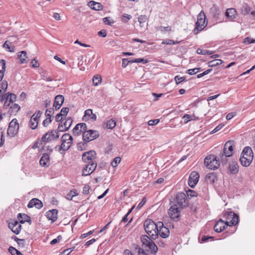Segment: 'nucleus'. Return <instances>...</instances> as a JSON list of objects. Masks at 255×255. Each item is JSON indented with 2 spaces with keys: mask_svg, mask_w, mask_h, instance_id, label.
<instances>
[{
  "mask_svg": "<svg viewBox=\"0 0 255 255\" xmlns=\"http://www.w3.org/2000/svg\"><path fill=\"white\" fill-rule=\"evenodd\" d=\"M158 226V222L155 223L150 219L145 220L143 224L145 232L151 239L154 240L157 238Z\"/></svg>",
  "mask_w": 255,
  "mask_h": 255,
  "instance_id": "1",
  "label": "nucleus"
},
{
  "mask_svg": "<svg viewBox=\"0 0 255 255\" xmlns=\"http://www.w3.org/2000/svg\"><path fill=\"white\" fill-rule=\"evenodd\" d=\"M253 157L254 153L252 148L248 146L245 147L240 158L241 165L244 167L249 166L252 163Z\"/></svg>",
  "mask_w": 255,
  "mask_h": 255,
  "instance_id": "2",
  "label": "nucleus"
},
{
  "mask_svg": "<svg viewBox=\"0 0 255 255\" xmlns=\"http://www.w3.org/2000/svg\"><path fill=\"white\" fill-rule=\"evenodd\" d=\"M135 249L139 255L141 254L143 255H156L158 251V248L154 242L145 246L144 248L136 246Z\"/></svg>",
  "mask_w": 255,
  "mask_h": 255,
  "instance_id": "3",
  "label": "nucleus"
},
{
  "mask_svg": "<svg viewBox=\"0 0 255 255\" xmlns=\"http://www.w3.org/2000/svg\"><path fill=\"white\" fill-rule=\"evenodd\" d=\"M204 163L207 168L213 170L217 169L220 166L219 160L214 155H208L204 159Z\"/></svg>",
  "mask_w": 255,
  "mask_h": 255,
  "instance_id": "4",
  "label": "nucleus"
},
{
  "mask_svg": "<svg viewBox=\"0 0 255 255\" xmlns=\"http://www.w3.org/2000/svg\"><path fill=\"white\" fill-rule=\"evenodd\" d=\"M224 217L226 219L225 222L227 226H235L239 222V216L232 211L224 213Z\"/></svg>",
  "mask_w": 255,
  "mask_h": 255,
  "instance_id": "5",
  "label": "nucleus"
},
{
  "mask_svg": "<svg viewBox=\"0 0 255 255\" xmlns=\"http://www.w3.org/2000/svg\"><path fill=\"white\" fill-rule=\"evenodd\" d=\"M205 14L203 11L202 10L197 16V21L196 22V26L194 30L195 34H197L205 27L207 25L205 23Z\"/></svg>",
  "mask_w": 255,
  "mask_h": 255,
  "instance_id": "6",
  "label": "nucleus"
},
{
  "mask_svg": "<svg viewBox=\"0 0 255 255\" xmlns=\"http://www.w3.org/2000/svg\"><path fill=\"white\" fill-rule=\"evenodd\" d=\"M82 135V138L84 141L89 142L99 137L100 134L97 130L86 129L83 132Z\"/></svg>",
  "mask_w": 255,
  "mask_h": 255,
  "instance_id": "7",
  "label": "nucleus"
},
{
  "mask_svg": "<svg viewBox=\"0 0 255 255\" xmlns=\"http://www.w3.org/2000/svg\"><path fill=\"white\" fill-rule=\"evenodd\" d=\"M19 129V124L16 119H13L9 124L7 134L11 137L14 136Z\"/></svg>",
  "mask_w": 255,
  "mask_h": 255,
  "instance_id": "8",
  "label": "nucleus"
},
{
  "mask_svg": "<svg viewBox=\"0 0 255 255\" xmlns=\"http://www.w3.org/2000/svg\"><path fill=\"white\" fill-rule=\"evenodd\" d=\"M176 202L177 205L181 208L188 206L189 204L186 195L182 192L177 193L176 195Z\"/></svg>",
  "mask_w": 255,
  "mask_h": 255,
  "instance_id": "9",
  "label": "nucleus"
},
{
  "mask_svg": "<svg viewBox=\"0 0 255 255\" xmlns=\"http://www.w3.org/2000/svg\"><path fill=\"white\" fill-rule=\"evenodd\" d=\"M170 217L174 221H178L180 217V212L177 204H174L170 207L168 211Z\"/></svg>",
  "mask_w": 255,
  "mask_h": 255,
  "instance_id": "10",
  "label": "nucleus"
},
{
  "mask_svg": "<svg viewBox=\"0 0 255 255\" xmlns=\"http://www.w3.org/2000/svg\"><path fill=\"white\" fill-rule=\"evenodd\" d=\"M96 158V153L94 150L85 152L82 155V160L85 163L97 162L94 160Z\"/></svg>",
  "mask_w": 255,
  "mask_h": 255,
  "instance_id": "11",
  "label": "nucleus"
},
{
  "mask_svg": "<svg viewBox=\"0 0 255 255\" xmlns=\"http://www.w3.org/2000/svg\"><path fill=\"white\" fill-rule=\"evenodd\" d=\"M157 238L160 236L162 238H167L169 236V229L164 226L162 222H158Z\"/></svg>",
  "mask_w": 255,
  "mask_h": 255,
  "instance_id": "12",
  "label": "nucleus"
},
{
  "mask_svg": "<svg viewBox=\"0 0 255 255\" xmlns=\"http://www.w3.org/2000/svg\"><path fill=\"white\" fill-rule=\"evenodd\" d=\"M8 226L11 231L16 235H18L20 233L22 228L19 222L14 220H10L8 222Z\"/></svg>",
  "mask_w": 255,
  "mask_h": 255,
  "instance_id": "13",
  "label": "nucleus"
},
{
  "mask_svg": "<svg viewBox=\"0 0 255 255\" xmlns=\"http://www.w3.org/2000/svg\"><path fill=\"white\" fill-rule=\"evenodd\" d=\"M87 164L83 170V175L87 176L92 174L96 169L97 163V162L86 163Z\"/></svg>",
  "mask_w": 255,
  "mask_h": 255,
  "instance_id": "14",
  "label": "nucleus"
},
{
  "mask_svg": "<svg viewBox=\"0 0 255 255\" xmlns=\"http://www.w3.org/2000/svg\"><path fill=\"white\" fill-rule=\"evenodd\" d=\"M199 175L196 171H192L188 179V184L191 188H194L198 182Z\"/></svg>",
  "mask_w": 255,
  "mask_h": 255,
  "instance_id": "15",
  "label": "nucleus"
},
{
  "mask_svg": "<svg viewBox=\"0 0 255 255\" xmlns=\"http://www.w3.org/2000/svg\"><path fill=\"white\" fill-rule=\"evenodd\" d=\"M87 129V125L85 123H82L78 124L73 129V134L74 136H78L81 134Z\"/></svg>",
  "mask_w": 255,
  "mask_h": 255,
  "instance_id": "16",
  "label": "nucleus"
},
{
  "mask_svg": "<svg viewBox=\"0 0 255 255\" xmlns=\"http://www.w3.org/2000/svg\"><path fill=\"white\" fill-rule=\"evenodd\" d=\"M234 145V141L233 140H229L225 143L223 151H224L225 153L231 156L233 153Z\"/></svg>",
  "mask_w": 255,
  "mask_h": 255,
  "instance_id": "17",
  "label": "nucleus"
},
{
  "mask_svg": "<svg viewBox=\"0 0 255 255\" xmlns=\"http://www.w3.org/2000/svg\"><path fill=\"white\" fill-rule=\"evenodd\" d=\"M97 116L96 114L93 113V111L91 109H88L85 111V115L83 118V120L86 121L91 120L95 121L96 120Z\"/></svg>",
  "mask_w": 255,
  "mask_h": 255,
  "instance_id": "18",
  "label": "nucleus"
},
{
  "mask_svg": "<svg viewBox=\"0 0 255 255\" xmlns=\"http://www.w3.org/2000/svg\"><path fill=\"white\" fill-rule=\"evenodd\" d=\"M226 223L222 219H220L215 225L214 229L217 233H220L226 228Z\"/></svg>",
  "mask_w": 255,
  "mask_h": 255,
  "instance_id": "19",
  "label": "nucleus"
},
{
  "mask_svg": "<svg viewBox=\"0 0 255 255\" xmlns=\"http://www.w3.org/2000/svg\"><path fill=\"white\" fill-rule=\"evenodd\" d=\"M27 207L29 208L35 207L36 208L40 209L43 207V203L39 199L37 198H33L29 201Z\"/></svg>",
  "mask_w": 255,
  "mask_h": 255,
  "instance_id": "20",
  "label": "nucleus"
},
{
  "mask_svg": "<svg viewBox=\"0 0 255 255\" xmlns=\"http://www.w3.org/2000/svg\"><path fill=\"white\" fill-rule=\"evenodd\" d=\"M58 211L56 209H52L46 213V217L52 223L55 222L57 219Z\"/></svg>",
  "mask_w": 255,
  "mask_h": 255,
  "instance_id": "21",
  "label": "nucleus"
},
{
  "mask_svg": "<svg viewBox=\"0 0 255 255\" xmlns=\"http://www.w3.org/2000/svg\"><path fill=\"white\" fill-rule=\"evenodd\" d=\"M64 101V97L62 95H57L54 99L53 106L56 110H58L62 105Z\"/></svg>",
  "mask_w": 255,
  "mask_h": 255,
  "instance_id": "22",
  "label": "nucleus"
},
{
  "mask_svg": "<svg viewBox=\"0 0 255 255\" xmlns=\"http://www.w3.org/2000/svg\"><path fill=\"white\" fill-rule=\"evenodd\" d=\"M17 218L21 224H24L25 222L29 223V224H31V218L25 214L19 213L17 214Z\"/></svg>",
  "mask_w": 255,
  "mask_h": 255,
  "instance_id": "23",
  "label": "nucleus"
},
{
  "mask_svg": "<svg viewBox=\"0 0 255 255\" xmlns=\"http://www.w3.org/2000/svg\"><path fill=\"white\" fill-rule=\"evenodd\" d=\"M225 15L229 19L233 20L236 18V10L233 8H228L226 11Z\"/></svg>",
  "mask_w": 255,
  "mask_h": 255,
  "instance_id": "24",
  "label": "nucleus"
},
{
  "mask_svg": "<svg viewBox=\"0 0 255 255\" xmlns=\"http://www.w3.org/2000/svg\"><path fill=\"white\" fill-rule=\"evenodd\" d=\"M229 168L232 174H236L239 172V165L236 161H232L230 163Z\"/></svg>",
  "mask_w": 255,
  "mask_h": 255,
  "instance_id": "25",
  "label": "nucleus"
},
{
  "mask_svg": "<svg viewBox=\"0 0 255 255\" xmlns=\"http://www.w3.org/2000/svg\"><path fill=\"white\" fill-rule=\"evenodd\" d=\"M230 156L229 154L225 153L224 151H222L220 153L219 156H217V159L219 160V163L221 162L224 165L228 162L227 158Z\"/></svg>",
  "mask_w": 255,
  "mask_h": 255,
  "instance_id": "26",
  "label": "nucleus"
},
{
  "mask_svg": "<svg viewBox=\"0 0 255 255\" xmlns=\"http://www.w3.org/2000/svg\"><path fill=\"white\" fill-rule=\"evenodd\" d=\"M230 156L229 154L225 153L224 151H222L220 153L219 156H217V159L219 160V163L221 162L224 165L228 162L227 158Z\"/></svg>",
  "mask_w": 255,
  "mask_h": 255,
  "instance_id": "27",
  "label": "nucleus"
},
{
  "mask_svg": "<svg viewBox=\"0 0 255 255\" xmlns=\"http://www.w3.org/2000/svg\"><path fill=\"white\" fill-rule=\"evenodd\" d=\"M40 164L44 167H47L49 164V155L47 153H44L39 161Z\"/></svg>",
  "mask_w": 255,
  "mask_h": 255,
  "instance_id": "28",
  "label": "nucleus"
},
{
  "mask_svg": "<svg viewBox=\"0 0 255 255\" xmlns=\"http://www.w3.org/2000/svg\"><path fill=\"white\" fill-rule=\"evenodd\" d=\"M140 240L142 242V248H144L145 246L149 243L153 242V240H154V239H151L150 237L147 235H142L140 238Z\"/></svg>",
  "mask_w": 255,
  "mask_h": 255,
  "instance_id": "29",
  "label": "nucleus"
},
{
  "mask_svg": "<svg viewBox=\"0 0 255 255\" xmlns=\"http://www.w3.org/2000/svg\"><path fill=\"white\" fill-rule=\"evenodd\" d=\"M206 181L210 184H213L217 180V178L214 173H208L205 177Z\"/></svg>",
  "mask_w": 255,
  "mask_h": 255,
  "instance_id": "30",
  "label": "nucleus"
},
{
  "mask_svg": "<svg viewBox=\"0 0 255 255\" xmlns=\"http://www.w3.org/2000/svg\"><path fill=\"white\" fill-rule=\"evenodd\" d=\"M5 61L3 59L0 60V81H1L5 71Z\"/></svg>",
  "mask_w": 255,
  "mask_h": 255,
  "instance_id": "31",
  "label": "nucleus"
},
{
  "mask_svg": "<svg viewBox=\"0 0 255 255\" xmlns=\"http://www.w3.org/2000/svg\"><path fill=\"white\" fill-rule=\"evenodd\" d=\"M88 5L91 8L96 10H100L102 8V5L100 3L93 0L89 2Z\"/></svg>",
  "mask_w": 255,
  "mask_h": 255,
  "instance_id": "32",
  "label": "nucleus"
},
{
  "mask_svg": "<svg viewBox=\"0 0 255 255\" xmlns=\"http://www.w3.org/2000/svg\"><path fill=\"white\" fill-rule=\"evenodd\" d=\"M20 107L17 104H12L9 110V113L10 115H15L20 110Z\"/></svg>",
  "mask_w": 255,
  "mask_h": 255,
  "instance_id": "33",
  "label": "nucleus"
},
{
  "mask_svg": "<svg viewBox=\"0 0 255 255\" xmlns=\"http://www.w3.org/2000/svg\"><path fill=\"white\" fill-rule=\"evenodd\" d=\"M72 144V141H62L60 147L59 148V151L62 150L63 151H66L69 149Z\"/></svg>",
  "mask_w": 255,
  "mask_h": 255,
  "instance_id": "34",
  "label": "nucleus"
},
{
  "mask_svg": "<svg viewBox=\"0 0 255 255\" xmlns=\"http://www.w3.org/2000/svg\"><path fill=\"white\" fill-rule=\"evenodd\" d=\"M38 120L35 119V118L31 117L29 122V126L32 129H35L37 128Z\"/></svg>",
  "mask_w": 255,
  "mask_h": 255,
  "instance_id": "35",
  "label": "nucleus"
},
{
  "mask_svg": "<svg viewBox=\"0 0 255 255\" xmlns=\"http://www.w3.org/2000/svg\"><path fill=\"white\" fill-rule=\"evenodd\" d=\"M49 133V139H50V141L57 139L59 137V134L58 131L55 130H52L50 131L47 132Z\"/></svg>",
  "mask_w": 255,
  "mask_h": 255,
  "instance_id": "36",
  "label": "nucleus"
},
{
  "mask_svg": "<svg viewBox=\"0 0 255 255\" xmlns=\"http://www.w3.org/2000/svg\"><path fill=\"white\" fill-rule=\"evenodd\" d=\"M20 54L18 55V58L20 60V63H26L28 61L26 53L24 51H22L19 52Z\"/></svg>",
  "mask_w": 255,
  "mask_h": 255,
  "instance_id": "37",
  "label": "nucleus"
},
{
  "mask_svg": "<svg viewBox=\"0 0 255 255\" xmlns=\"http://www.w3.org/2000/svg\"><path fill=\"white\" fill-rule=\"evenodd\" d=\"M250 10V7L248 5V4L244 3L242 5V7L241 8V12L243 15H246L249 13Z\"/></svg>",
  "mask_w": 255,
  "mask_h": 255,
  "instance_id": "38",
  "label": "nucleus"
},
{
  "mask_svg": "<svg viewBox=\"0 0 255 255\" xmlns=\"http://www.w3.org/2000/svg\"><path fill=\"white\" fill-rule=\"evenodd\" d=\"M223 63L221 59H214L208 62V65L210 67H213L218 66Z\"/></svg>",
  "mask_w": 255,
  "mask_h": 255,
  "instance_id": "39",
  "label": "nucleus"
},
{
  "mask_svg": "<svg viewBox=\"0 0 255 255\" xmlns=\"http://www.w3.org/2000/svg\"><path fill=\"white\" fill-rule=\"evenodd\" d=\"M107 128L109 129H113L116 126L115 120L111 119L107 122Z\"/></svg>",
  "mask_w": 255,
  "mask_h": 255,
  "instance_id": "40",
  "label": "nucleus"
},
{
  "mask_svg": "<svg viewBox=\"0 0 255 255\" xmlns=\"http://www.w3.org/2000/svg\"><path fill=\"white\" fill-rule=\"evenodd\" d=\"M73 122V120L71 118L69 117L67 119H66L64 122H63V124L64 126L65 127V129L68 130L69 128L72 125Z\"/></svg>",
  "mask_w": 255,
  "mask_h": 255,
  "instance_id": "41",
  "label": "nucleus"
},
{
  "mask_svg": "<svg viewBox=\"0 0 255 255\" xmlns=\"http://www.w3.org/2000/svg\"><path fill=\"white\" fill-rule=\"evenodd\" d=\"M8 252L11 254V255H23L20 252L13 247H10L8 248Z\"/></svg>",
  "mask_w": 255,
  "mask_h": 255,
  "instance_id": "42",
  "label": "nucleus"
},
{
  "mask_svg": "<svg viewBox=\"0 0 255 255\" xmlns=\"http://www.w3.org/2000/svg\"><path fill=\"white\" fill-rule=\"evenodd\" d=\"M9 43H10L8 41H5V42L3 44V48H4L6 49H8V51L13 52L15 50V47H14V46H12V47H10L9 46Z\"/></svg>",
  "mask_w": 255,
  "mask_h": 255,
  "instance_id": "43",
  "label": "nucleus"
},
{
  "mask_svg": "<svg viewBox=\"0 0 255 255\" xmlns=\"http://www.w3.org/2000/svg\"><path fill=\"white\" fill-rule=\"evenodd\" d=\"M73 137L69 133H64L62 137V142L65 141H72Z\"/></svg>",
  "mask_w": 255,
  "mask_h": 255,
  "instance_id": "44",
  "label": "nucleus"
},
{
  "mask_svg": "<svg viewBox=\"0 0 255 255\" xmlns=\"http://www.w3.org/2000/svg\"><path fill=\"white\" fill-rule=\"evenodd\" d=\"M101 81L102 78L100 76H95L93 78V83L95 86H98L100 83H101Z\"/></svg>",
  "mask_w": 255,
  "mask_h": 255,
  "instance_id": "45",
  "label": "nucleus"
},
{
  "mask_svg": "<svg viewBox=\"0 0 255 255\" xmlns=\"http://www.w3.org/2000/svg\"><path fill=\"white\" fill-rule=\"evenodd\" d=\"M197 53L198 54H201V55H210L212 53V52L211 51H209L207 50H203L200 48H198L197 50Z\"/></svg>",
  "mask_w": 255,
  "mask_h": 255,
  "instance_id": "46",
  "label": "nucleus"
},
{
  "mask_svg": "<svg viewBox=\"0 0 255 255\" xmlns=\"http://www.w3.org/2000/svg\"><path fill=\"white\" fill-rule=\"evenodd\" d=\"M49 133H46L45 134L43 135L41 138V140H40V144H42V142L46 143L47 142L50 141V139H49Z\"/></svg>",
  "mask_w": 255,
  "mask_h": 255,
  "instance_id": "47",
  "label": "nucleus"
},
{
  "mask_svg": "<svg viewBox=\"0 0 255 255\" xmlns=\"http://www.w3.org/2000/svg\"><path fill=\"white\" fill-rule=\"evenodd\" d=\"M179 43L178 41H175L171 39H166L165 40H163L162 42V44H166V45H174V44H177Z\"/></svg>",
  "mask_w": 255,
  "mask_h": 255,
  "instance_id": "48",
  "label": "nucleus"
},
{
  "mask_svg": "<svg viewBox=\"0 0 255 255\" xmlns=\"http://www.w3.org/2000/svg\"><path fill=\"white\" fill-rule=\"evenodd\" d=\"M121 158L120 157H117L114 159L113 161L111 162V165L113 167H116L118 166V164L121 162Z\"/></svg>",
  "mask_w": 255,
  "mask_h": 255,
  "instance_id": "49",
  "label": "nucleus"
},
{
  "mask_svg": "<svg viewBox=\"0 0 255 255\" xmlns=\"http://www.w3.org/2000/svg\"><path fill=\"white\" fill-rule=\"evenodd\" d=\"M147 17L144 15H141L138 17V21L140 23V26H143L142 24L146 21Z\"/></svg>",
  "mask_w": 255,
  "mask_h": 255,
  "instance_id": "50",
  "label": "nucleus"
},
{
  "mask_svg": "<svg viewBox=\"0 0 255 255\" xmlns=\"http://www.w3.org/2000/svg\"><path fill=\"white\" fill-rule=\"evenodd\" d=\"M87 142L84 141V142H80L77 144V148L78 150L82 151L85 149L86 146L87 145Z\"/></svg>",
  "mask_w": 255,
  "mask_h": 255,
  "instance_id": "51",
  "label": "nucleus"
},
{
  "mask_svg": "<svg viewBox=\"0 0 255 255\" xmlns=\"http://www.w3.org/2000/svg\"><path fill=\"white\" fill-rule=\"evenodd\" d=\"M174 80L176 83V84H179L180 83L185 81V77H179V76H176L174 77Z\"/></svg>",
  "mask_w": 255,
  "mask_h": 255,
  "instance_id": "52",
  "label": "nucleus"
},
{
  "mask_svg": "<svg viewBox=\"0 0 255 255\" xmlns=\"http://www.w3.org/2000/svg\"><path fill=\"white\" fill-rule=\"evenodd\" d=\"M63 121H64V120H63L62 121H61L60 122V123L59 124V126H58V129L57 130V131H58V132L59 131L64 132V131H65L67 130V129H65V127L64 126V125L63 124Z\"/></svg>",
  "mask_w": 255,
  "mask_h": 255,
  "instance_id": "53",
  "label": "nucleus"
},
{
  "mask_svg": "<svg viewBox=\"0 0 255 255\" xmlns=\"http://www.w3.org/2000/svg\"><path fill=\"white\" fill-rule=\"evenodd\" d=\"M193 117H194V115H190L188 114L185 115L183 117V119L185 120V123H187L188 122L193 120Z\"/></svg>",
  "mask_w": 255,
  "mask_h": 255,
  "instance_id": "54",
  "label": "nucleus"
},
{
  "mask_svg": "<svg viewBox=\"0 0 255 255\" xmlns=\"http://www.w3.org/2000/svg\"><path fill=\"white\" fill-rule=\"evenodd\" d=\"M7 101L9 103H12V102L9 100V93L3 94L0 99V101Z\"/></svg>",
  "mask_w": 255,
  "mask_h": 255,
  "instance_id": "55",
  "label": "nucleus"
},
{
  "mask_svg": "<svg viewBox=\"0 0 255 255\" xmlns=\"http://www.w3.org/2000/svg\"><path fill=\"white\" fill-rule=\"evenodd\" d=\"M186 194L188 197L190 196L191 197H193L197 196V193L195 191L190 189H189L188 191H186Z\"/></svg>",
  "mask_w": 255,
  "mask_h": 255,
  "instance_id": "56",
  "label": "nucleus"
},
{
  "mask_svg": "<svg viewBox=\"0 0 255 255\" xmlns=\"http://www.w3.org/2000/svg\"><path fill=\"white\" fill-rule=\"evenodd\" d=\"M54 111L53 109L50 108V109H47L45 112V116L47 117H49V118H51V116L54 114Z\"/></svg>",
  "mask_w": 255,
  "mask_h": 255,
  "instance_id": "57",
  "label": "nucleus"
},
{
  "mask_svg": "<svg viewBox=\"0 0 255 255\" xmlns=\"http://www.w3.org/2000/svg\"><path fill=\"white\" fill-rule=\"evenodd\" d=\"M4 141V138L3 137V131L1 128H0V147L1 146Z\"/></svg>",
  "mask_w": 255,
  "mask_h": 255,
  "instance_id": "58",
  "label": "nucleus"
},
{
  "mask_svg": "<svg viewBox=\"0 0 255 255\" xmlns=\"http://www.w3.org/2000/svg\"><path fill=\"white\" fill-rule=\"evenodd\" d=\"M131 16L130 15L124 13L123 15V21H124L125 23L128 22V21L131 18Z\"/></svg>",
  "mask_w": 255,
  "mask_h": 255,
  "instance_id": "59",
  "label": "nucleus"
},
{
  "mask_svg": "<svg viewBox=\"0 0 255 255\" xmlns=\"http://www.w3.org/2000/svg\"><path fill=\"white\" fill-rule=\"evenodd\" d=\"M212 71V69H207L206 71H205L204 72H203V73H202L201 74H198L197 75V78H200L202 77H203V76H205L206 75H207L208 74L210 73Z\"/></svg>",
  "mask_w": 255,
  "mask_h": 255,
  "instance_id": "60",
  "label": "nucleus"
},
{
  "mask_svg": "<svg viewBox=\"0 0 255 255\" xmlns=\"http://www.w3.org/2000/svg\"><path fill=\"white\" fill-rule=\"evenodd\" d=\"M244 42L248 44L254 43L255 42V39H253L249 37H247L244 39Z\"/></svg>",
  "mask_w": 255,
  "mask_h": 255,
  "instance_id": "61",
  "label": "nucleus"
},
{
  "mask_svg": "<svg viewBox=\"0 0 255 255\" xmlns=\"http://www.w3.org/2000/svg\"><path fill=\"white\" fill-rule=\"evenodd\" d=\"M134 61L135 63H142V64H146L148 62V60L145 59L144 58H137L134 59Z\"/></svg>",
  "mask_w": 255,
  "mask_h": 255,
  "instance_id": "62",
  "label": "nucleus"
},
{
  "mask_svg": "<svg viewBox=\"0 0 255 255\" xmlns=\"http://www.w3.org/2000/svg\"><path fill=\"white\" fill-rule=\"evenodd\" d=\"M51 119L47 117V119L43 121L42 124L44 127H47L51 123Z\"/></svg>",
  "mask_w": 255,
  "mask_h": 255,
  "instance_id": "63",
  "label": "nucleus"
},
{
  "mask_svg": "<svg viewBox=\"0 0 255 255\" xmlns=\"http://www.w3.org/2000/svg\"><path fill=\"white\" fill-rule=\"evenodd\" d=\"M73 250V248H69L64 250L61 253V255H68Z\"/></svg>",
  "mask_w": 255,
  "mask_h": 255,
  "instance_id": "64",
  "label": "nucleus"
}]
</instances>
